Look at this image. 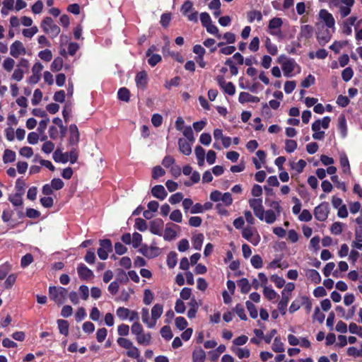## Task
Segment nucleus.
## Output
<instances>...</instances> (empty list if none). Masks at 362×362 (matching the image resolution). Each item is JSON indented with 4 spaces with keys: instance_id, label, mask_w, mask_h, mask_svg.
<instances>
[{
    "instance_id": "nucleus-41",
    "label": "nucleus",
    "mask_w": 362,
    "mask_h": 362,
    "mask_svg": "<svg viewBox=\"0 0 362 362\" xmlns=\"http://www.w3.org/2000/svg\"><path fill=\"white\" fill-rule=\"evenodd\" d=\"M204 28L209 33L215 35V37L218 39L221 37V35L219 33L218 28L216 25L213 24L212 22L206 25Z\"/></svg>"
},
{
    "instance_id": "nucleus-44",
    "label": "nucleus",
    "mask_w": 362,
    "mask_h": 362,
    "mask_svg": "<svg viewBox=\"0 0 362 362\" xmlns=\"http://www.w3.org/2000/svg\"><path fill=\"white\" fill-rule=\"evenodd\" d=\"M264 214L265 216H264V219L265 220L266 223L272 224L275 222L276 219V215L273 210H267L265 211Z\"/></svg>"
},
{
    "instance_id": "nucleus-15",
    "label": "nucleus",
    "mask_w": 362,
    "mask_h": 362,
    "mask_svg": "<svg viewBox=\"0 0 362 362\" xmlns=\"http://www.w3.org/2000/svg\"><path fill=\"white\" fill-rule=\"evenodd\" d=\"M152 195L160 199L163 200L166 198L168 193L165 187L161 185H156L151 189Z\"/></svg>"
},
{
    "instance_id": "nucleus-30",
    "label": "nucleus",
    "mask_w": 362,
    "mask_h": 362,
    "mask_svg": "<svg viewBox=\"0 0 362 362\" xmlns=\"http://www.w3.org/2000/svg\"><path fill=\"white\" fill-rule=\"evenodd\" d=\"M238 286H239L240 292L242 293H247L251 289V286L249 284V281L246 278H243L240 280H239L238 281Z\"/></svg>"
},
{
    "instance_id": "nucleus-46",
    "label": "nucleus",
    "mask_w": 362,
    "mask_h": 362,
    "mask_svg": "<svg viewBox=\"0 0 362 362\" xmlns=\"http://www.w3.org/2000/svg\"><path fill=\"white\" fill-rule=\"evenodd\" d=\"M313 33V28L310 25H305L301 27L300 34L306 39H309L312 37Z\"/></svg>"
},
{
    "instance_id": "nucleus-22",
    "label": "nucleus",
    "mask_w": 362,
    "mask_h": 362,
    "mask_svg": "<svg viewBox=\"0 0 362 362\" xmlns=\"http://www.w3.org/2000/svg\"><path fill=\"white\" fill-rule=\"evenodd\" d=\"M206 353L202 348L195 349L192 352V362H204Z\"/></svg>"
},
{
    "instance_id": "nucleus-36",
    "label": "nucleus",
    "mask_w": 362,
    "mask_h": 362,
    "mask_svg": "<svg viewBox=\"0 0 362 362\" xmlns=\"http://www.w3.org/2000/svg\"><path fill=\"white\" fill-rule=\"evenodd\" d=\"M272 349L276 353H282L284 351V346L281 342L280 337H275Z\"/></svg>"
},
{
    "instance_id": "nucleus-50",
    "label": "nucleus",
    "mask_w": 362,
    "mask_h": 362,
    "mask_svg": "<svg viewBox=\"0 0 362 362\" xmlns=\"http://www.w3.org/2000/svg\"><path fill=\"white\" fill-rule=\"evenodd\" d=\"M354 76V71L351 67L345 68L341 72V78L345 82L349 81Z\"/></svg>"
},
{
    "instance_id": "nucleus-62",
    "label": "nucleus",
    "mask_w": 362,
    "mask_h": 362,
    "mask_svg": "<svg viewBox=\"0 0 362 362\" xmlns=\"http://www.w3.org/2000/svg\"><path fill=\"white\" fill-rule=\"evenodd\" d=\"M187 321L185 317H177L175 318V325L180 330H184L187 327Z\"/></svg>"
},
{
    "instance_id": "nucleus-4",
    "label": "nucleus",
    "mask_w": 362,
    "mask_h": 362,
    "mask_svg": "<svg viewBox=\"0 0 362 362\" xmlns=\"http://www.w3.org/2000/svg\"><path fill=\"white\" fill-rule=\"evenodd\" d=\"M329 214V205L327 202H322L314 209L315 218L319 221L327 220Z\"/></svg>"
},
{
    "instance_id": "nucleus-26",
    "label": "nucleus",
    "mask_w": 362,
    "mask_h": 362,
    "mask_svg": "<svg viewBox=\"0 0 362 362\" xmlns=\"http://www.w3.org/2000/svg\"><path fill=\"white\" fill-rule=\"evenodd\" d=\"M340 165L344 173L349 174L351 173L349 161L346 154L340 156Z\"/></svg>"
},
{
    "instance_id": "nucleus-57",
    "label": "nucleus",
    "mask_w": 362,
    "mask_h": 362,
    "mask_svg": "<svg viewBox=\"0 0 362 362\" xmlns=\"http://www.w3.org/2000/svg\"><path fill=\"white\" fill-rule=\"evenodd\" d=\"M135 228L139 231L144 232L147 229V223L146 221L141 218H137L135 220Z\"/></svg>"
},
{
    "instance_id": "nucleus-1",
    "label": "nucleus",
    "mask_w": 362,
    "mask_h": 362,
    "mask_svg": "<svg viewBox=\"0 0 362 362\" xmlns=\"http://www.w3.org/2000/svg\"><path fill=\"white\" fill-rule=\"evenodd\" d=\"M68 291L62 286H52L49 287V296L50 300L55 302L58 305H63L66 299Z\"/></svg>"
},
{
    "instance_id": "nucleus-34",
    "label": "nucleus",
    "mask_w": 362,
    "mask_h": 362,
    "mask_svg": "<svg viewBox=\"0 0 362 362\" xmlns=\"http://www.w3.org/2000/svg\"><path fill=\"white\" fill-rule=\"evenodd\" d=\"M151 339V335L150 333L147 334H139L136 336V341L139 344L148 345Z\"/></svg>"
},
{
    "instance_id": "nucleus-5",
    "label": "nucleus",
    "mask_w": 362,
    "mask_h": 362,
    "mask_svg": "<svg viewBox=\"0 0 362 362\" xmlns=\"http://www.w3.org/2000/svg\"><path fill=\"white\" fill-rule=\"evenodd\" d=\"M278 62L282 65L284 76L286 77L291 76V73L295 69V60L293 59H287L286 56L281 55L278 59Z\"/></svg>"
},
{
    "instance_id": "nucleus-10",
    "label": "nucleus",
    "mask_w": 362,
    "mask_h": 362,
    "mask_svg": "<svg viewBox=\"0 0 362 362\" xmlns=\"http://www.w3.org/2000/svg\"><path fill=\"white\" fill-rule=\"evenodd\" d=\"M25 48L21 41H15L10 47V54L15 58H18L21 54H25Z\"/></svg>"
},
{
    "instance_id": "nucleus-42",
    "label": "nucleus",
    "mask_w": 362,
    "mask_h": 362,
    "mask_svg": "<svg viewBox=\"0 0 362 362\" xmlns=\"http://www.w3.org/2000/svg\"><path fill=\"white\" fill-rule=\"evenodd\" d=\"M298 147V144L295 140L286 139L285 141V150L287 153H293Z\"/></svg>"
},
{
    "instance_id": "nucleus-60",
    "label": "nucleus",
    "mask_w": 362,
    "mask_h": 362,
    "mask_svg": "<svg viewBox=\"0 0 362 362\" xmlns=\"http://www.w3.org/2000/svg\"><path fill=\"white\" fill-rule=\"evenodd\" d=\"M33 262V257L30 253H27L22 257L21 260V266L25 268L30 265Z\"/></svg>"
},
{
    "instance_id": "nucleus-38",
    "label": "nucleus",
    "mask_w": 362,
    "mask_h": 362,
    "mask_svg": "<svg viewBox=\"0 0 362 362\" xmlns=\"http://www.w3.org/2000/svg\"><path fill=\"white\" fill-rule=\"evenodd\" d=\"M233 351L240 359L244 358H249L250 356V350L245 348H237L235 349H233Z\"/></svg>"
},
{
    "instance_id": "nucleus-16",
    "label": "nucleus",
    "mask_w": 362,
    "mask_h": 362,
    "mask_svg": "<svg viewBox=\"0 0 362 362\" xmlns=\"http://www.w3.org/2000/svg\"><path fill=\"white\" fill-rule=\"evenodd\" d=\"M337 128L340 132L341 136L342 138H345L347 136V125H346V117L344 114H341L338 117L337 120Z\"/></svg>"
},
{
    "instance_id": "nucleus-6",
    "label": "nucleus",
    "mask_w": 362,
    "mask_h": 362,
    "mask_svg": "<svg viewBox=\"0 0 362 362\" xmlns=\"http://www.w3.org/2000/svg\"><path fill=\"white\" fill-rule=\"evenodd\" d=\"M283 25V21L281 18L275 17L272 18L268 25V28L270 30L269 33L272 35L281 37V31L280 30Z\"/></svg>"
},
{
    "instance_id": "nucleus-23",
    "label": "nucleus",
    "mask_w": 362,
    "mask_h": 362,
    "mask_svg": "<svg viewBox=\"0 0 362 362\" xmlns=\"http://www.w3.org/2000/svg\"><path fill=\"white\" fill-rule=\"evenodd\" d=\"M115 281H117L118 284H127L129 281L127 274L122 269H117Z\"/></svg>"
},
{
    "instance_id": "nucleus-19",
    "label": "nucleus",
    "mask_w": 362,
    "mask_h": 362,
    "mask_svg": "<svg viewBox=\"0 0 362 362\" xmlns=\"http://www.w3.org/2000/svg\"><path fill=\"white\" fill-rule=\"evenodd\" d=\"M178 146L180 151L186 156H189L192 153L191 144L185 139L180 138L178 140Z\"/></svg>"
},
{
    "instance_id": "nucleus-25",
    "label": "nucleus",
    "mask_w": 362,
    "mask_h": 362,
    "mask_svg": "<svg viewBox=\"0 0 362 362\" xmlns=\"http://www.w3.org/2000/svg\"><path fill=\"white\" fill-rule=\"evenodd\" d=\"M57 322L59 332L64 336H67L69 334V324L68 321L65 320L59 319V320H57Z\"/></svg>"
},
{
    "instance_id": "nucleus-52",
    "label": "nucleus",
    "mask_w": 362,
    "mask_h": 362,
    "mask_svg": "<svg viewBox=\"0 0 362 362\" xmlns=\"http://www.w3.org/2000/svg\"><path fill=\"white\" fill-rule=\"evenodd\" d=\"M141 242H142V235L137 233L134 232L132 235V246L134 248H137L139 246H141Z\"/></svg>"
},
{
    "instance_id": "nucleus-8",
    "label": "nucleus",
    "mask_w": 362,
    "mask_h": 362,
    "mask_svg": "<svg viewBox=\"0 0 362 362\" xmlns=\"http://www.w3.org/2000/svg\"><path fill=\"white\" fill-rule=\"evenodd\" d=\"M69 145L76 147L80 140V133L75 124H72L69 126Z\"/></svg>"
},
{
    "instance_id": "nucleus-58",
    "label": "nucleus",
    "mask_w": 362,
    "mask_h": 362,
    "mask_svg": "<svg viewBox=\"0 0 362 362\" xmlns=\"http://www.w3.org/2000/svg\"><path fill=\"white\" fill-rule=\"evenodd\" d=\"M305 166L306 162L303 159L299 160L297 163H291V168L296 170L298 173H302Z\"/></svg>"
},
{
    "instance_id": "nucleus-20",
    "label": "nucleus",
    "mask_w": 362,
    "mask_h": 362,
    "mask_svg": "<svg viewBox=\"0 0 362 362\" xmlns=\"http://www.w3.org/2000/svg\"><path fill=\"white\" fill-rule=\"evenodd\" d=\"M53 159L57 163H66L69 161L68 153H62L60 149H57L53 153Z\"/></svg>"
},
{
    "instance_id": "nucleus-48",
    "label": "nucleus",
    "mask_w": 362,
    "mask_h": 362,
    "mask_svg": "<svg viewBox=\"0 0 362 362\" xmlns=\"http://www.w3.org/2000/svg\"><path fill=\"white\" fill-rule=\"evenodd\" d=\"M263 293L265 298L269 300H274L278 296L277 293L273 288L267 286L264 287Z\"/></svg>"
},
{
    "instance_id": "nucleus-9",
    "label": "nucleus",
    "mask_w": 362,
    "mask_h": 362,
    "mask_svg": "<svg viewBox=\"0 0 362 362\" xmlns=\"http://www.w3.org/2000/svg\"><path fill=\"white\" fill-rule=\"evenodd\" d=\"M163 306L160 304H156L151 309V320L148 325L149 328H153L156 326V321L159 319L163 313Z\"/></svg>"
},
{
    "instance_id": "nucleus-18",
    "label": "nucleus",
    "mask_w": 362,
    "mask_h": 362,
    "mask_svg": "<svg viewBox=\"0 0 362 362\" xmlns=\"http://www.w3.org/2000/svg\"><path fill=\"white\" fill-rule=\"evenodd\" d=\"M238 100L243 104L245 103H258L260 100L257 96H254L247 92H241L239 94Z\"/></svg>"
},
{
    "instance_id": "nucleus-64",
    "label": "nucleus",
    "mask_w": 362,
    "mask_h": 362,
    "mask_svg": "<svg viewBox=\"0 0 362 362\" xmlns=\"http://www.w3.org/2000/svg\"><path fill=\"white\" fill-rule=\"evenodd\" d=\"M315 82V78L312 74H309L302 82L301 86L304 88H309L311 85H313Z\"/></svg>"
},
{
    "instance_id": "nucleus-53",
    "label": "nucleus",
    "mask_w": 362,
    "mask_h": 362,
    "mask_svg": "<svg viewBox=\"0 0 362 362\" xmlns=\"http://www.w3.org/2000/svg\"><path fill=\"white\" fill-rule=\"evenodd\" d=\"M148 57V63L152 67L155 66L158 63H159L162 60L161 56L158 54H151Z\"/></svg>"
},
{
    "instance_id": "nucleus-11",
    "label": "nucleus",
    "mask_w": 362,
    "mask_h": 362,
    "mask_svg": "<svg viewBox=\"0 0 362 362\" xmlns=\"http://www.w3.org/2000/svg\"><path fill=\"white\" fill-rule=\"evenodd\" d=\"M77 272L78 276L82 280H88L94 276L93 271L88 268V267L83 263H81L78 265Z\"/></svg>"
},
{
    "instance_id": "nucleus-35",
    "label": "nucleus",
    "mask_w": 362,
    "mask_h": 362,
    "mask_svg": "<svg viewBox=\"0 0 362 362\" xmlns=\"http://www.w3.org/2000/svg\"><path fill=\"white\" fill-rule=\"evenodd\" d=\"M64 60L62 57H56L51 64V70L54 72L60 71L63 67Z\"/></svg>"
},
{
    "instance_id": "nucleus-12",
    "label": "nucleus",
    "mask_w": 362,
    "mask_h": 362,
    "mask_svg": "<svg viewBox=\"0 0 362 362\" xmlns=\"http://www.w3.org/2000/svg\"><path fill=\"white\" fill-rule=\"evenodd\" d=\"M320 18L324 21L326 26L329 28H333L335 24V20L326 9H321L319 13Z\"/></svg>"
},
{
    "instance_id": "nucleus-59",
    "label": "nucleus",
    "mask_w": 362,
    "mask_h": 362,
    "mask_svg": "<svg viewBox=\"0 0 362 362\" xmlns=\"http://www.w3.org/2000/svg\"><path fill=\"white\" fill-rule=\"evenodd\" d=\"M38 56L42 60L45 62H50L52 59V52L48 49L40 51L38 54Z\"/></svg>"
},
{
    "instance_id": "nucleus-49",
    "label": "nucleus",
    "mask_w": 362,
    "mask_h": 362,
    "mask_svg": "<svg viewBox=\"0 0 362 362\" xmlns=\"http://www.w3.org/2000/svg\"><path fill=\"white\" fill-rule=\"evenodd\" d=\"M116 314L121 320H126L129 316L130 310L124 307H119L117 308Z\"/></svg>"
},
{
    "instance_id": "nucleus-39",
    "label": "nucleus",
    "mask_w": 362,
    "mask_h": 362,
    "mask_svg": "<svg viewBox=\"0 0 362 362\" xmlns=\"http://www.w3.org/2000/svg\"><path fill=\"white\" fill-rule=\"evenodd\" d=\"M160 334L163 338H164L165 340L168 341L170 340L173 337V332L171 331V328L168 325H165L160 329Z\"/></svg>"
},
{
    "instance_id": "nucleus-14",
    "label": "nucleus",
    "mask_w": 362,
    "mask_h": 362,
    "mask_svg": "<svg viewBox=\"0 0 362 362\" xmlns=\"http://www.w3.org/2000/svg\"><path fill=\"white\" fill-rule=\"evenodd\" d=\"M164 223L160 218H156L150 223V231L154 235H161Z\"/></svg>"
},
{
    "instance_id": "nucleus-45",
    "label": "nucleus",
    "mask_w": 362,
    "mask_h": 362,
    "mask_svg": "<svg viewBox=\"0 0 362 362\" xmlns=\"http://www.w3.org/2000/svg\"><path fill=\"white\" fill-rule=\"evenodd\" d=\"M245 305L250 313V316L253 319L257 318L258 316V313L256 306L250 300L246 301Z\"/></svg>"
},
{
    "instance_id": "nucleus-2",
    "label": "nucleus",
    "mask_w": 362,
    "mask_h": 362,
    "mask_svg": "<svg viewBox=\"0 0 362 362\" xmlns=\"http://www.w3.org/2000/svg\"><path fill=\"white\" fill-rule=\"evenodd\" d=\"M40 25L42 30L50 35L52 38L56 37L61 31L60 28L54 23L53 19L49 16L45 17Z\"/></svg>"
},
{
    "instance_id": "nucleus-43",
    "label": "nucleus",
    "mask_w": 362,
    "mask_h": 362,
    "mask_svg": "<svg viewBox=\"0 0 362 362\" xmlns=\"http://www.w3.org/2000/svg\"><path fill=\"white\" fill-rule=\"evenodd\" d=\"M177 236V233L173 228L166 227L164 231L163 238L165 240L170 241L174 240Z\"/></svg>"
},
{
    "instance_id": "nucleus-33",
    "label": "nucleus",
    "mask_w": 362,
    "mask_h": 362,
    "mask_svg": "<svg viewBox=\"0 0 362 362\" xmlns=\"http://www.w3.org/2000/svg\"><path fill=\"white\" fill-rule=\"evenodd\" d=\"M16 153L10 149H6L3 155V160L4 163H13L16 160Z\"/></svg>"
},
{
    "instance_id": "nucleus-40",
    "label": "nucleus",
    "mask_w": 362,
    "mask_h": 362,
    "mask_svg": "<svg viewBox=\"0 0 362 362\" xmlns=\"http://www.w3.org/2000/svg\"><path fill=\"white\" fill-rule=\"evenodd\" d=\"M265 47L267 52L272 55H276L278 52L277 46L271 42L269 37H267L265 40Z\"/></svg>"
},
{
    "instance_id": "nucleus-47",
    "label": "nucleus",
    "mask_w": 362,
    "mask_h": 362,
    "mask_svg": "<svg viewBox=\"0 0 362 362\" xmlns=\"http://www.w3.org/2000/svg\"><path fill=\"white\" fill-rule=\"evenodd\" d=\"M171 19H172L171 13H169V12L164 13L160 16V23L163 28H166L169 26Z\"/></svg>"
},
{
    "instance_id": "nucleus-24",
    "label": "nucleus",
    "mask_w": 362,
    "mask_h": 362,
    "mask_svg": "<svg viewBox=\"0 0 362 362\" xmlns=\"http://www.w3.org/2000/svg\"><path fill=\"white\" fill-rule=\"evenodd\" d=\"M194 152L197 158V163L199 166L204 163L205 150L201 146H197Z\"/></svg>"
},
{
    "instance_id": "nucleus-32",
    "label": "nucleus",
    "mask_w": 362,
    "mask_h": 362,
    "mask_svg": "<svg viewBox=\"0 0 362 362\" xmlns=\"http://www.w3.org/2000/svg\"><path fill=\"white\" fill-rule=\"evenodd\" d=\"M307 276L315 284L321 282V276L315 269H309L307 272Z\"/></svg>"
},
{
    "instance_id": "nucleus-13",
    "label": "nucleus",
    "mask_w": 362,
    "mask_h": 362,
    "mask_svg": "<svg viewBox=\"0 0 362 362\" xmlns=\"http://www.w3.org/2000/svg\"><path fill=\"white\" fill-rule=\"evenodd\" d=\"M135 82L137 88L144 90L146 88L148 79L147 74L145 71H139L135 77Z\"/></svg>"
},
{
    "instance_id": "nucleus-37",
    "label": "nucleus",
    "mask_w": 362,
    "mask_h": 362,
    "mask_svg": "<svg viewBox=\"0 0 362 362\" xmlns=\"http://www.w3.org/2000/svg\"><path fill=\"white\" fill-rule=\"evenodd\" d=\"M22 194L16 193L13 195L9 196L8 200L15 206H20L23 204Z\"/></svg>"
},
{
    "instance_id": "nucleus-27",
    "label": "nucleus",
    "mask_w": 362,
    "mask_h": 362,
    "mask_svg": "<svg viewBox=\"0 0 362 362\" xmlns=\"http://www.w3.org/2000/svg\"><path fill=\"white\" fill-rule=\"evenodd\" d=\"M119 100L124 102H129L130 99V91L125 87L120 88L117 92Z\"/></svg>"
},
{
    "instance_id": "nucleus-56",
    "label": "nucleus",
    "mask_w": 362,
    "mask_h": 362,
    "mask_svg": "<svg viewBox=\"0 0 362 362\" xmlns=\"http://www.w3.org/2000/svg\"><path fill=\"white\" fill-rule=\"evenodd\" d=\"M235 312L242 320H247V317L245 312L244 306L238 303L235 305Z\"/></svg>"
},
{
    "instance_id": "nucleus-29",
    "label": "nucleus",
    "mask_w": 362,
    "mask_h": 362,
    "mask_svg": "<svg viewBox=\"0 0 362 362\" xmlns=\"http://www.w3.org/2000/svg\"><path fill=\"white\" fill-rule=\"evenodd\" d=\"M247 20L250 23H252L255 20L260 22L262 20V15L259 11L252 10L247 12Z\"/></svg>"
},
{
    "instance_id": "nucleus-51",
    "label": "nucleus",
    "mask_w": 362,
    "mask_h": 362,
    "mask_svg": "<svg viewBox=\"0 0 362 362\" xmlns=\"http://www.w3.org/2000/svg\"><path fill=\"white\" fill-rule=\"evenodd\" d=\"M251 264L255 269H260L262 267V259L259 255H255L251 258Z\"/></svg>"
},
{
    "instance_id": "nucleus-54",
    "label": "nucleus",
    "mask_w": 362,
    "mask_h": 362,
    "mask_svg": "<svg viewBox=\"0 0 362 362\" xmlns=\"http://www.w3.org/2000/svg\"><path fill=\"white\" fill-rule=\"evenodd\" d=\"M165 173V170L160 165H156L152 170V178L157 180L163 176Z\"/></svg>"
},
{
    "instance_id": "nucleus-55",
    "label": "nucleus",
    "mask_w": 362,
    "mask_h": 362,
    "mask_svg": "<svg viewBox=\"0 0 362 362\" xmlns=\"http://www.w3.org/2000/svg\"><path fill=\"white\" fill-rule=\"evenodd\" d=\"M153 293L150 289H145L144 292L143 302L145 305H150L153 300Z\"/></svg>"
},
{
    "instance_id": "nucleus-3",
    "label": "nucleus",
    "mask_w": 362,
    "mask_h": 362,
    "mask_svg": "<svg viewBox=\"0 0 362 362\" xmlns=\"http://www.w3.org/2000/svg\"><path fill=\"white\" fill-rule=\"evenodd\" d=\"M100 247L97 253L99 258L105 260L108 257V254L112 251V244L110 239H103L99 240Z\"/></svg>"
},
{
    "instance_id": "nucleus-63",
    "label": "nucleus",
    "mask_w": 362,
    "mask_h": 362,
    "mask_svg": "<svg viewBox=\"0 0 362 362\" xmlns=\"http://www.w3.org/2000/svg\"><path fill=\"white\" fill-rule=\"evenodd\" d=\"M15 65V61L12 58L8 57L4 59L3 63V67L4 69L10 72L12 71Z\"/></svg>"
},
{
    "instance_id": "nucleus-28",
    "label": "nucleus",
    "mask_w": 362,
    "mask_h": 362,
    "mask_svg": "<svg viewBox=\"0 0 362 362\" xmlns=\"http://www.w3.org/2000/svg\"><path fill=\"white\" fill-rule=\"evenodd\" d=\"M204 235L199 233L192 238V245L195 250H200L204 241Z\"/></svg>"
},
{
    "instance_id": "nucleus-21",
    "label": "nucleus",
    "mask_w": 362,
    "mask_h": 362,
    "mask_svg": "<svg viewBox=\"0 0 362 362\" xmlns=\"http://www.w3.org/2000/svg\"><path fill=\"white\" fill-rule=\"evenodd\" d=\"M289 301V296L281 293V299L278 303V309L282 315H285L287 311V305Z\"/></svg>"
},
{
    "instance_id": "nucleus-17",
    "label": "nucleus",
    "mask_w": 362,
    "mask_h": 362,
    "mask_svg": "<svg viewBox=\"0 0 362 362\" xmlns=\"http://www.w3.org/2000/svg\"><path fill=\"white\" fill-rule=\"evenodd\" d=\"M316 37L318 43L321 46H325L331 40L332 35L329 31L326 29L317 33Z\"/></svg>"
},
{
    "instance_id": "nucleus-31",
    "label": "nucleus",
    "mask_w": 362,
    "mask_h": 362,
    "mask_svg": "<svg viewBox=\"0 0 362 362\" xmlns=\"http://www.w3.org/2000/svg\"><path fill=\"white\" fill-rule=\"evenodd\" d=\"M177 262V255L175 252L171 251L167 256V265L170 269L174 268Z\"/></svg>"
},
{
    "instance_id": "nucleus-7",
    "label": "nucleus",
    "mask_w": 362,
    "mask_h": 362,
    "mask_svg": "<svg viewBox=\"0 0 362 362\" xmlns=\"http://www.w3.org/2000/svg\"><path fill=\"white\" fill-rule=\"evenodd\" d=\"M139 252L148 259L156 257L159 255V248L156 246L148 247L144 244L141 246Z\"/></svg>"
},
{
    "instance_id": "nucleus-61",
    "label": "nucleus",
    "mask_w": 362,
    "mask_h": 362,
    "mask_svg": "<svg viewBox=\"0 0 362 362\" xmlns=\"http://www.w3.org/2000/svg\"><path fill=\"white\" fill-rule=\"evenodd\" d=\"M193 8V3L190 1H186L182 5L180 11L182 15L187 16L189 11H191Z\"/></svg>"
}]
</instances>
